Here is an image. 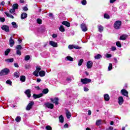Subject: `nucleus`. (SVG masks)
<instances>
[{
  "label": "nucleus",
  "instance_id": "obj_10",
  "mask_svg": "<svg viewBox=\"0 0 130 130\" xmlns=\"http://www.w3.org/2000/svg\"><path fill=\"white\" fill-rule=\"evenodd\" d=\"M118 100L119 105H122V104H123V102L124 101L123 100V98H122V96H119Z\"/></svg>",
  "mask_w": 130,
  "mask_h": 130
},
{
  "label": "nucleus",
  "instance_id": "obj_12",
  "mask_svg": "<svg viewBox=\"0 0 130 130\" xmlns=\"http://www.w3.org/2000/svg\"><path fill=\"white\" fill-rule=\"evenodd\" d=\"M25 95H26L28 98H30L31 97V90L30 89H27L24 92Z\"/></svg>",
  "mask_w": 130,
  "mask_h": 130
},
{
  "label": "nucleus",
  "instance_id": "obj_6",
  "mask_svg": "<svg viewBox=\"0 0 130 130\" xmlns=\"http://www.w3.org/2000/svg\"><path fill=\"white\" fill-rule=\"evenodd\" d=\"M53 103H54L55 105H58V98H55L54 99H50Z\"/></svg>",
  "mask_w": 130,
  "mask_h": 130
},
{
  "label": "nucleus",
  "instance_id": "obj_46",
  "mask_svg": "<svg viewBox=\"0 0 130 130\" xmlns=\"http://www.w3.org/2000/svg\"><path fill=\"white\" fill-rule=\"evenodd\" d=\"M116 45H117V46L118 47H121V44H120V43L119 42H117L116 43Z\"/></svg>",
  "mask_w": 130,
  "mask_h": 130
},
{
  "label": "nucleus",
  "instance_id": "obj_13",
  "mask_svg": "<svg viewBox=\"0 0 130 130\" xmlns=\"http://www.w3.org/2000/svg\"><path fill=\"white\" fill-rule=\"evenodd\" d=\"M49 44L51 46H53V47H57V43H55L54 41H50Z\"/></svg>",
  "mask_w": 130,
  "mask_h": 130
},
{
  "label": "nucleus",
  "instance_id": "obj_59",
  "mask_svg": "<svg viewBox=\"0 0 130 130\" xmlns=\"http://www.w3.org/2000/svg\"><path fill=\"white\" fill-rule=\"evenodd\" d=\"M106 130H113V127L110 126L109 128H107Z\"/></svg>",
  "mask_w": 130,
  "mask_h": 130
},
{
  "label": "nucleus",
  "instance_id": "obj_7",
  "mask_svg": "<svg viewBox=\"0 0 130 130\" xmlns=\"http://www.w3.org/2000/svg\"><path fill=\"white\" fill-rule=\"evenodd\" d=\"M121 93L123 96H125V97H128V92L126 91V90L123 89L121 90Z\"/></svg>",
  "mask_w": 130,
  "mask_h": 130
},
{
  "label": "nucleus",
  "instance_id": "obj_14",
  "mask_svg": "<svg viewBox=\"0 0 130 130\" xmlns=\"http://www.w3.org/2000/svg\"><path fill=\"white\" fill-rule=\"evenodd\" d=\"M43 96V93H40L39 94H34L32 97H34V99H37V98H40Z\"/></svg>",
  "mask_w": 130,
  "mask_h": 130
},
{
  "label": "nucleus",
  "instance_id": "obj_8",
  "mask_svg": "<svg viewBox=\"0 0 130 130\" xmlns=\"http://www.w3.org/2000/svg\"><path fill=\"white\" fill-rule=\"evenodd\" d=\"M81 28L83 32H86V31L88 30V28H87V25L85 23H82L81 24Z\"/></svg>",
  "mask_w": 130,
  "mask_h": 130
},
{
  "label": "nucleus",
  "instance_id": "obj_50",
  "mask_svg": "<svg viewBox=\"0 0 130 130\" xmlns=\"http://www.w3.org/2000/svg\"><path fill=\"white\" fill-rule=\"evenodd\" d=\"M74 45H69L68 46V48L69 49H73V48H74Z\"/></svg>",
  "mask_w": 130,
  "mask_h": 130
},
{
  "label": "nucleus",
  "instance_id": "obj_40",
  "mask_svg": "<svg viewBox=\"0 0 130 130\" xmlns=\"http://www.w3.org/2000/svg\"><path fill=\"white\" fill-rule=\"evenodd\" d=\"M37 22L38 24H42V20H41L40 18L37 19Z\"/></svg>",
  "mask_w": 130,
  "mask_h": 130
},
{
  "label": "nucleus",
  "instance_id": "obj_5",
  "mask_svg": "<svg viewBox=\"0 0 130 130\" xmlns=\"http://www.w3.org/2000/svg\"><path fill=\"white\" fill-rule=\"evenodd\" d=\"M1 29H2V30H4V31H5L6 32H10V27H9V26L8 25H2V26L1 27Z\"/></svg>",
  "mask_w": 130,
  "mask_h": 130
},
{
  "label": "nucleus",
  "instance_id": "obj_26",
  "mask_svg": "<svg viewBox=\"0 0 130 130\" xmlns=\"http://www.w3.org/2000/svg\"><path fill=\"white\" fill-rule=\"evenodd\" d=\"M94 58L95 59H100V58H102V56H101V55L100 54H98V55L94 56Z\"/></svg>",
  "mask_w": 130,
  "mask_h": 130
},
{
  "label": "nucleus",
  "instance_id": "obj_42",
  "mask_svg": "<svg viewBox=\"0 0 130 130\" xmlns=\"http://www.w3.org/2000/svg\"><path fill=\"white\" fill-rule=\"evenodd\" d=\"M112 70V64L110 63L108 67V71H111Z\"/></svg>",
  "mask_w": 130,
  "mask_h": 130
},
{
  "label": "nucleus",
  "instance_id": "obj_55",
  "mask_svg": "<svg viewBox=\"0 0 130 130\" xmlns=\"http://www.w3.org/2000/svg\"><path fill=\"white\" fill-rule=\"evenodd\" d=\"M36 71H37L39 73L40 71H41V68L40 67H37Z\"/></svg>",
  "mask_w": 130,
  "mask_h": 130
},
{
  "label": "nucleus",
  "instance_id": "obj_11",
  "mask_svg": "<svg viewBox=\"0 0 130 130\" xmlns=\"http://www.w3.org/2000/svg\"><path fill=\"white\" fill-rule=\"evenodd\" d=\"M87 69H91L93 67V62L92 61H88L86 64Z\"/></svg>",
  "mask_w": 130,
  "mask_h": 130
},
{
  "label": "nucleus",
  "instance_id": "obj_17",
  "mask_svg": "<svg viewBox=\"0 0 130 130\" xmlns=\"http://www.w3.org/2000/svg\"><path fill=\"white\" fill-rule=\"evenodd\" d=\"M27 15L26 13H23L21 15V20H24L27 18Z\"/></svg>",
  "mask_w": 130,
  "mask_h": 130
},
{
  "label": "nucleus",
  "instance_id": "obj_60",
  "mask_svg": "<svg viewBox=\"0 0 130 130\" xmlns=\"http://www.w3.org/2000/svg\"><path fill=\"white\" fill-rule=\"evenodd\" d=\"M64 127L65 128H67L68 127H69V124H68V123L65 124L64 125Z\"/></svg>",
  "mask_w": 130,
  "mask_h": 130
},
{
  "label": "nucleus",
  "instance_id": "obj_36",
  "mask_svg": "<svg viewBox=\"0 0 130 130\" xmlns=\"http://www.w3.org/2000/svg\"><path fill=\"white\" fill-rule=\"evenodd\" d=\"M38 73H39L38 71H37V70H35V71H34L32 74L36 77H39V75H38Z\"/></svg>",
  "mask_w": 130,
  "mask_h": 130
},
{
  "label": "nucleus",
  "instance_id": "obj_21",
  "mask_svg": "<svg viewBox=\"0 0 130 130\" xmlns=\"http://www.w3.org/2000/svg\"><path fill=\"white\" fill-rule=\"evenodd\" d=\"M95 124L98 126L101 125L102 124V120L101 119L96 120Z\"/></svg>",
  "mask_w": 130,
  "mask_h": 130
},
{
  "label": "nucleus",
  "instance_id": "obj_37",
  "mask_svg": "<svg viewBox=\"0 0 130 130\" xmlns=\"http://www.w3.org/2000/svg\"><path fill=\"white\" fill-rule=\"evenodd\" d=\"M67 60H70V61H73L74 60V58L71 56L66 57Z\"/></svg>",
  "mask_w": 130,
  "mask_h": 130
},
{
  "label": "nucleus",
  "instance_id": "obj_44",
  "mask_svg": "<svg viewBox=\"0 0 130 130\" xmlns=\"http://www.w3.org/2000/svg\"><path fill=\"white\" fill-rule=\"evenodd\" d=\"M6 84H9L10 86H12V81H11L10 80H8L6 81Z\"/></svg>",
  "mask_w": 130,
  "mask_h": 130
},
{
  "label": "nucleus",
  "instance_id": "obj_63",
  "mask_svg": "<svg viewBox=\"0 0 130 130\" xmlns=\"http://www.w3.org/2000/svg\"><path fill=\"white\" fill-rule=\"evenodd\" d=\"M5 2L3 1L1 2V6H3V7H4L5 6Z\"/></svg>",
  "mask_w": 130,
  "mask_h": 130
},
{
  "label": "nucleus",
  "instance_id": "obj_15",
  "mask_svg": "<svg viewBox=\"0 0 130 130\" xmlns=\"http://www.w3.org/2000/svg\"><path fill=\"white\" fill-rule=\"evenodd\" d=\"M9 43L11 47H13L14 46V44H15V41L13 40V37H11L9 40Z\"/></svg>",
  "mask_w": 130,
  "mask_h": 130
},
{
  "label": "nucleus",
  "instance_id": "obj_52",
  "mask_svg": "<svg viewBox=\"0 0 130 130\" xmlns=\"http://www.w3.org/2000/svg\"><path fill=\"white\" fill-rule=\"evenodd\" d=\"M0 21H1V22H5V21H6V19H5V18L4 17H0Z\"/></svg>",
  "mask_w": 130,
  "mask_h": 130
},
{
  "label": "nucleus",
  "instance_id": "obj_30",
  "mask_svg": "<svg viewBox=\"0 0 130 130\" xmlns=\"http://www.w3.org/2000/svg\"><path fill=\"white\" fill-rule=\"evenodd\" d=\"M5 15H6V16H7L9 18H11V19H14V16L13 15L9 14L7 12H5Z\"/></svg>",
  "mask_w": 130,
  "mask_h": 130
},
{
  "label": "nucleus",
  "instance_id": "obj_57",
  "mask_svg": "<svg viewBox=\"0 0 130 130\" xmlns=\"http://www.w3.org/2000/svg\"><path fill=\"white\" fill-rule=\"evenodd\" d=\"M84 91L85 92H88V91H89V88L87 87H84Z\"/></svg>",
  "mask_w": 130,
  "mask_h": 130
},
{
  "label": "nucleus",
  "instance_id": "obj_58",
  "mask_svg": "<svg viewBox=\"0 0 130 130\" xmlns=\"http://www.w3.org/2000/svg\"><path fill=\"white\" fill-rule=\"evenodd\" d=\"M74 48H75L76 49H81V47L78 46H74Z\"/></svg>",
  "mask_w": 130,
  "mask_h": 130
},
{
  "label": "nucleus",
  "instance_id": "obj_23",
  "mask_svg": "<svg viewBox=\"0 0 130 130\" xmlns=\"http://www.w3.org/2000/svg\"><path fill=\"white\" fill-rule=\"evenodd\" d=\"M39 74L40 77H44V76H45V72L44 71H40Z\"/></svg>",
  "mask_w": 130,
  "mask_h": 130
},
{
  "label": "nucleus",
  "instance_id": "obj_16",
  "mask_svg": "<svg viewBox=\"0 0 130 130\" xmlns=\"http://www.w3.org/2000/svg\"><path fill=\"white\" fill-rule=\"evenodd\" d=\"M62 25L66 26V27H71V23L67 21H64L62 22Z\"/></svg>",
  "mask_w": 130,
  "mask_h": 130
},
{
  "label": "nucleus",
  "instance_id": "obj_56",
  "mask_svg": "<svg viewBox=\"0 0 130 130\" xmlns=\"http://www.w3.org/2000/svg\"><path fill=\"white\" fill-rule=\"evenodd\" d=\"M23 11H27L28 10V7H27V6H25L23 7Z\"/></svg>",
  "mask_w": 130,
  "mask_h": 130
},
{
  "label": "nucleus",
  "instance_id": "obj_62",
  "mask_svg": "<svg viewBox=\"0 0 130 130\" xmlns=\"http://www.w3.org/2000/svg\"><path fill=\"white\" fill-rule=\"evenodd\" d=\"M112 50L113 51H114V50H116V48L115 47H112Z\"/></svg>",
  "mask_w": 130,
  "mask_h": 130
},
{
  "label": "nucleus",
  "instance_id": "obj_47",
  "mask_svg": "<svg viewBox=\"0 0 130 130\" xmlns=\"http://www.w3.org/2000/svg\"><path fill=\"white\" fill-rule=\"evenodd\" d=\"M16 49H17V50H20L21 49H22V46L21 45H17L16 47Z\"/></svg>",
  "mask_w": 130,
  "mask_h": 130
},
{
  "label": "nucleus",
  "instance_id": "obj_34",
  "mask_svg": "<svg viewBox=\"0 0 130 130\" xmlns=\"http://www.w3.org/2000/svg\"><path fill=\"white\" fill-rule=\"evenodd\" d=\"M24 68L26 69V70H29V69H31V65L26 64L25 65Z\"/></svg>",
  "mask_w": 130,
  "mask_h": 130
},
{
  "label": "nucleus",
  "instance_id": "obj_29",
  "mask_svg": "<svg viewBox=\"0 0 130 130\" xmlns=\"http://www.w3.org/2000/svg\"><path fill=\"white\" fill-rule=\"evenodd\" d=\"M12 8L14 10H17L19 8V5L17 4H15L13 5Z\"/></svg>",
  "mask_w": 130,
  "mask_h": 130
},
{
  "label": "nucleus",
  "instance_id": "obj_18",
  "mask_svg": "<svg viewBox=\"0 0 130 130\" xmlns=\"http://www.w3.org/2000/svg\"><path fill=\"white\" fill-rule=\"evenodd\" d=\"M66 116L68 119L71 118V116H72V114L68 110H66Z\"/></svg>",
  "mask_w": 130,
  "mask_h": 130
},
{
  "label": "nucleus",
  "instance_id": "obj_4",
  "mask_svg": "<svg viewBox=\"0 0 130 130\" xmlns=\"http://www.w3.org/2000/svg\"><path fill=\"white\" fill-rule=\"evenodd\" d=\"M45 107H47V108H50V109H53L54 105L50 103H46L45 104Z\"/></svg>",
  "mask_w": 130,
  "mask_h": 130
},
{
  "label": "nucleus",
  "instance_id": "obj_2",
  "mask_svg": "<svg viewBox=\"0 0 130 130\" xmlns=\"http://www.w3.org/2000/svg\"><path fill=\"white\" fill-rule=\"evenodd\" d=\"M10 73V70L8 69H4L0 72V76H4L5 75H8Z\"/></svg>",
  "mask_w": 130,
  "mask_h": 130
},
{
  "label": "nucleus",
  "instance_id": "obj_1",
  "mask_svg": "<svg viewBox=\"0 0 130 130\" xmlns=\"http://www.w3.org/2000/svg\"><path fill=\"white\" fill-rule=\"evenodd\" d=\"M120 26H121V21L120 20L116 21L114 24V28L116 30L120 29Z\"/></svg>",
  "mask_w": 130,
  "mask_h": 130
},
{
  "label": "nucleus",
  "instance_id": "obj_9",
  "mask_svg": "<svg viewBox=\"0 0 130 130\" xmlns=\"http://www.w3.org/2000/svg\"><path fill=\"white\" fill-rule=\"evenodd\" d=\"M33 105H34V102H30L26 107V110H30Z\"/></svg>",
  "mask_w": 130,
  "mask_h": 130
},
{
  "label": "nucleus",
  "instance_id": "obj_61",
  "mask_svg": "<svg viewBox=\"0 0 130 130\" xmlns=\"http://www.w3.org/2000/svg\"><path fill=\"white\" fill-rule=\"evenodd\" d=\"M14 66L15 68H19V65L17 64V63H15Z\"/></svg>",
  "mask_w": 130,
  "mask_h": 130
},
{
  "label": "nucleus",
  "instance_id": "obj_48",
  "mask_svg": "<svg viewBox=\"0 0 130 130\" xmlns=\"http://www.w3.org/2000/svg\"><path fill=\"white\" fill-rule=\"evenodd\" d=\"M16 53L18 55H21L22 54V52H21L20 50H17Z\"/></svg>",
  "mask_w": 130,
  "mask_h": 130
},
{
  "label": "nucleus",
  "instance_id": "obj_38",
  "mask_svg": "<svg viewBox=\"0 0 130 130\" xmlns=\"http://www.w3.org/2000/svg\"><path fill=\"white\" fill-rule=\"evenodd\" d=\"M5 61H7V62H13V61H14V59L13 58L7 59L5 60Z\"/></svg>",
  "mask_w": 130,
  "mask_h": 130
},
{
  "label": "nucleus",
  "instance_id": "obj_64",
  "mask_svg": "<svg viewBox=\"0 0 130 130\" xmlns=\"http://www.w3.org/2000/svg\"><path fill=\"white\" fill-rule=\"evenodd\" d=\"M91 114L92 112L91 111V110H88V115H91Z\"/></svg>",
  "mask_w": 130,
  "mask_h": 130
},
{
  "label": "nucleus",
  "instance_id": "obj_53",
  "mask_svg": "<svg viewBox=\"0 0 130 130\" xmlns=\"http://www.w3.org/2000/svg\"><path fill=\"white\" fill-rule=\"evenodd\" d=\"M111 56H112V55L110 54H107L106 55V57H107V58H109V57H111Z\"/></svg>",
  "mask_w": 130,
  "mask_h": 130
},
{
  "label": "nucleus",
  "instance_id": "obj_33",
  "mask_svg": "<svg viewBox=\"0 0 130 130\" xmlns=\"http://www.w3.org/2000/svg\"><path fill=\"white\" fill-rule=\"evenodd\" d=\"M84 61V59H81L79 61H78V66L79 67H81V66L83 64V62Z\"/></svg>",
  "mask_w": 130,
  "mask_h": 130
},
{
  "label": "nucleus",
  "instance_id": "obj_24",
  "mask_svg": "<svg viewBox=\"0 0 130 130\" xmlns=\"http://www.w3.org/2000/svg\"><path fill=\"white\" fill-rule=\"evenodd\" d=\"M14 76L15 78H19V77H20V73L18 71L15 72L14 74Z\"/></svg>",
  "mask_w": 130,
  "mask_h": 130
},
{
  "label": "nucleus",
  "instance_id": "obj_25",
  "mask_svg": "<svg viewBox=\"0 0 130 130\" xmlns=\"http://www.w3.org/2000/svg\"><path fill=\"white\" fill-rule=\"evenodd\" d=\"M98 27L99 32H102V31H103V26H102V25H99L98 26Z\"/></svg>",
  "mask_w": 130,
  "mask_h": 130
},
{
  "label": "nucleus",
  "instance_id": "obj_32",
  "mask_svg": "<svg viewBox=\"0 0 130 130\" xmlns=\"http://www.w3.org/2000/svg\"><path fill=\"white\" fill-rule=\"evenodd\" d=\"M21 117L20 116H17L16 119H15V120L17 122H20L21 121Z\"/></svg>",
  "mask_w": 130,
  "mask_h": 130
},
{
  "label": "nucleus",
  "instance_id": "obj_35",
  "mask_svg": "<svg viewBox=\"0 0 130 130\" xmlns=\"http://www.w3.org/2000/svg\"><path fill=\"white\" fill-rule=\"evenodd\" d=\"M48 92H49V90H48V89H47V88L44 89L42 91L43 94H47V93H48Z\"/></svg>",
  "mask_w": 130,
  "mask_h": 130
},
{
  "label": "nucleus",
  "instance_id": "obj_3",
  "mask_svg": "<svg viewBox=\"0 0 130 130\" xmlns=\"http://www.w3.org/2000/svg\"><path fill=\"white\" fill-rule=\"evenodd\" d=\"M91 79H89L88 78L81 79V82L82 84H88L89 83H91Z\"/></svg>",
  "mask_w": 130,
  "mask_h": 130
},
{
  "label": "nucleus",
  "instance_id": "obj_27",
  "mask_svg": "<svg viewBox=\"0 0 130 130\" xmlns=\"http://www.w3.org/2000/svg\"><path fill=\"white\" fill-rule=\"evenodd\" d=\"M20 81L21 82H25L26 81V77L25 76H20Z\"/></svg>",
  "mask_w": 130,
  "mask_h": 130
},
{
  "label": "nucleus",
  "instance_id": "obj_43",
  "mask_svg": "<svg viewBox=\"0 0 130 130\" xmlns=\"http://www.w3.org/2000/svg\"><path fill=\"white\" fill-rule=\"evenodd\" d=\"M46 129L47 130H52V128L50 125H47L46 126Z\"/></svg>",
  "mask_w": 130,
  "mask_h": 130
},
{
  "label": "nucleus",
  "instance_id": "obj_31",
  "mask_svg": "<svg viewBox=\"0 0 130 130\" xmlns=\"http://www.w3.org/2000/svg\"><path fill=\"white\" fill-rule=\"evenodd\" d=\"M12 25H13V28H18V25H17V23H16V22H12Z\"/></svg>",
  "mask_w": 130,
  "mask_h": 130
},
{
  "label": "nucleus",
  "instance_id": "obj_51",
  "mask_svg": "<svg viewBox=\"0 0 130 130\" xmlns=\"http://www.w3.org/2000/svg\"><path fill=\"white\" fill-rule=\"evenodd\" d=\"M29 59H30V56L29 55H26L25 57V60H29Z\"/></svg>",
  "mask_w": 130,
  "mask_h": 130
},
{
  "label": "nucleus",
  "instance_id": "obj_28",
  "mask_svg": "<svg viewBox=\"0 0 130 130\" xmlns=\"http://www.w3.org/2000/svg\"><path fill=\"white\" fill-rule=\"evenodd\" d=\"M59 30L61 32H64V31H66L64 27H63V26L62 25H60V26L59 27Z\"/></svg>",
  "mask_w": 130,
  "mask_h": 130
},
{
  "label": "nucleus",
  "instance_id": "obj_39",
  "mask_svg": "<svg viewBox=\"0 0 130 130\" xmlns=\"http://www.w3.org/2000/svg\"><path fill=\"white\" fill-rule=\"evenodd\" d=\"M11 51V49H7L6 51H5V55H8L9 54V53H10Z\"/></svg>",
  "mask_w": 130,
  "mask_h": 130
},
{
  "label": "nucleus",
  "instance_id": "obj_45",
  "mask_svg": "<svg viewBox=\"0 0 130 130\" xmlns=\"http://www.w3.org/2000/svg\"><path fill=\"white\" fill-rule=\"evenodd\" d=\"M104 17L105 19H109V18H110L109 15L107 14H105L104 15Z\"/></svg>",
  "mask_w": 130,
  "mask_h": 130
},
{
  "label": "nucleus",
  "instance_id": "obj_20",
  "mask_svg": "<svg viewBox=\"0 0 130 130\" xmlns=\"http://www.w3.org/2000/svg\"><path fill=\"white\" fill-rule=\"evenodd\" d=\"M127 38V35H123L121 36L120 37V40H125Z\"/></svg>",
  "mask_w": 130,
  "mask_h": 130
},
{
  "label": "nucleus",
  "instance_id": "obj_22",
  "mask_svg": "<svg viewBox=\"0 0 130 130\" xmlns=\"http://www.w3.org/2000/svg\"><path fill=\"white\" fill-rule=\"evenodd\" d=\"M59 120L60 122H61V123H63V121H64L63 116H62V115H61L59 117Z\"/></svg>",
  "mask_w": 130,
  "mask_h": 130
},
{
  "label": "nucleus",
  "instance_id": "obj_41",
  "mask_svg": "<svg viewBox=\"0 0 130 130\" xmlns=\"http://www.w3.org/2000/svg\"><path fill=\"white\" fill-rule=\"evenodd\" d=\"M81 4L83 6H86V5H87V1H86V0H82L81 1Z\"/></svg>",
  "mask_w": 130,
  "mask_h": 130
},
{
  "label": "nucleus",
  "instance_id": "obj_19",
  "mask_svg": "<svg viewBox=\"0 0 130 130\" xmlns=\"http://www.w3.org/2000/svg\"><path fill=\"white\" fill-rule=\"evenodd\" d=\"M104 97L105 101H109L110 98L109 97V95H108V94H104Z\"/></svg>",
  "mask_w": 130,
  "mask_h": 130
},
{
  "label": "nucleus",
  "instance_id": "obj_49",
  "mask_svg": "<svg viewBox=\"0 0 130 130\" xmlns=\"http://www.w3.org/2000/svg\"><path fill=\"white\" fill-rule=\"evenodd\" d=\"M15 12H16V10L14 9V8H13V9H11V10H10V13L11 14H13V13H15Z\"/></svg>",
  "mask_w": 130,
  "mask_h": 130
},
{
  "label": "nucleus",
  "instance_id": "obj_54",
  "mask_svg": "<svg viewBox=\"0 0 130 130\" xmlns=\"http://www.w3.org/2000/svg\"><path fill=\"white\" fill-rule=\"evenodd\" d=\"M52 37L53 38H56V37H57V35L55 34H53L52 35Z\"/></svg>",
  "mask_w": 130,
  "mask_h": 130
}]
</instances>
